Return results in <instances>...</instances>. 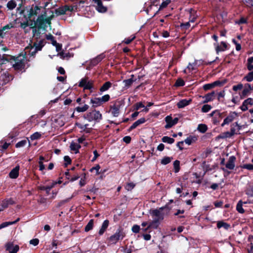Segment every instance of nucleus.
Here are the masks:
<instances>
[{
  "instance_id": "nucleus-1",
  "label": "nucleus",
  "mask_w": 253,
  "mask_h": 253,
  "mask_svg": "<svg viewBox=\"0 0 253 253\" xmlns=\"http://www.w3.org/2000/svg\"><path fill=\"white\" fill-rule=\"evenodd\" d=\"M25 19L23 22H21V26L23 28L27 26H30L33 28V36L36 39L40 38V32L41 28L45 27L47 23L49 22V19L43 20L44 17H37L36 20L35 17H24Z\"/></svg>"
},
{
  "instance_id": "nucleus-2",
  "label": "nucleus",
  "mask_w": 253,
  "mask_h": 253,
  "mask_svg": "<svg viewBox=\"0 0 253 253\" xmlns=\"http://www.w3.org/2000/svg\"><path fill=\"white\" fill-rule=\"evenodd\" d=\"M44 41L40 40L39 42H35L33 45L30 44L25 48V53L31 56H34L36 53L41 50L44 46Z\"/></svg>"
},
{
  "instance_id": "nucleus-3",
  "label": "nucleus",
  "mask_w": 253,
  "mask_h": 253,
  "mask_svg": "<svg viewBox=\"0 0 253 253\" xmlns=\"http://www.w3.org/2000/svg\"><path fill=\"white\" fill-rule=\"evenodd\" d=\"M41 10V8L39 6L36 5L33 9L32 7L30 8V7H26V8L23 7L20 5L19 7L17 8V13H18L19 14L23 15V16H26L25 14V11L29 13L28 14L27 16H37L38 14V11Z\"/></svg>"
},
{
  "instance_id": "nucleus-4",
  "label": "nucleus",
  "mask_w": 253,
  "mask_h": 253,
  "mask_svg": "<svg viewBox=\"0 0 253 253\" xmlns=\"http://www.w3.org/2000/svg\"><path fill=\"white\" fill-rule=\"evenodd\" d=\"M163 209V208H161L158 209L152 210L150 211V213L153 219L152 221L158 222V227L160 224V221L163 220L164 218Z\"/></svg>"
},
{
  "instance_id": "nucleus-5",
  "label": "nucleus",
  "mask_w": 253,
  "mask_h": 253,
  "mask_svg": "<svg viewBox=\"0 0 253 253\" xmlns=\"http://www.w3.org/2000/svg\"><path fill=\"white\" fill-rule=\"evenodd\" d=\"M93 81L89 80L88 77L83 78L79 83V86L83 87L84 89L90 90L93 87Z\"/></svg>"
},
{
  "instance_id": "nucleus-6",
  "label": "nucleus",
  "mask_w": 253,
  "mask_h": 253,
  "mask_svg": "<svg viewBox=\"0 0 253 253\" xmlns=\"http://www.w3.org/2000/svg\"><path fill=\"white\" fill-rule=\"evenodd\" d=\"M89 122L94 121H100L102 119V115L99 111L93 110L87 113L85 117Z\"/></svg>"
},
{
  "instance_id": "nucleus-7",
  "label": "nucleus",
  "mask_w": 253,
  "mask_h": 253,
  "mask_svg": "<svg viewBox=\"0 0 253 253\" xmlns=\"http://www.w3.org/2000/svg\"><path fill=\"white\" fill-rule=\"evenodd\" d=\"M25 57L20 55L16 57L15 60V63L13 64V66L16 70H20L23 69L25 66L26 60Z\"/></svg>"
},
{
  "instance_id": "nucleus-8",
  "label": "nucleus",
  "mask_w": 253,
  "mask_h": 253,
  "mask_svg": "<svg viewBox=\"0 0 253 253\" xmlns=\"http://www.w3.org/2000/svg\"><path fill=\"white\" fill-rule=\"evenodd\" d=\"M73 10V7L68 5L59 7L55 10L57 15L68 14V12H71Z\"/></svg>"
},
{
  "instance_id": "nucleus-9",
  "label": "nucleus",
  "mask_w": 253,
  "mask_h": 253,
  "mask_svg": "<svg viewBox=\"0 0 253 253\" xmlns=\"http://www.w3.org/2000/svg\"><path fill=\"white\" fill-rule=\"evenodd\" d=\"M124 237L123 232L120 230H118L112 236L109 238V241L111 244H116L119 240L122 239Z\"/></svg>"
},
{
  "instance_id": "nucleus-10",
  "label": "nucleus",
  "mask_w": 253,
  "mask_h": 253,
  "mask_svg": "<svg viewBox=\"0 0 253 253\" xmlns=\"http://www.w3.org/2000/svg\"><path fill=\"white\" fill-rule=\"evenodd\" d=\"M237 116V113H236L235 112H230L223 120V122L221 125V126H224L226 125H228L233 122Z\"/></svg>"
},
{
  "instance_id": "nucleus-11",
  "label": "nucleus",
  "mask_w": 253,
  "mask_h": 253,
  "mask_svg": "<svg viewBox=\"0 0 253 253\" xmlns=\"http://www.w3.org/2000/svg\"><path fill=\"white\" fill-rule=\"evenodd\" d=\"M165 121L167 123L165 128L168 129L176 125L178 123V118H175L174 119H172L170 116H168L166 117Z\"/></svg>"
},
{
  "instance_id": "nucleus-12",
  "label": "nucleus",
  "mask_w": 253,
  "mask_h": 253,
  "mask_svg": "<svg viewBox=\"0 0 253 253\" xmlns=\"http://www.w3.org/2000/svg\"><path fill=\"white\" fill-rule=\"evenodd\" d=\"M6 250L8 251L9 253H16L19 250V246L14 245L13 242H8L5 244Z\"/></svg>"
},
{
  "instance_id": "nucleus-13",
  "label": "nucleus",
  "mask_w": 253,
  "mask_h": 253,
  "mask_svg": "<svg viewBox=\"0 0 253 253\" xmlns=\"http://www.w3.org/2000/svg\"><path fill=\"white\" fill-rule=\"evenodd\" d=\"M157 1V0H151L148 7L145 10L147 14L151 15V13L154 12V10H157L158 9L157 4H155ZM151 15H152L151 14Z\"/></svg>"
},
{
  "instance_id": "nucleus-14",
  "label": "nucleus",
  "mask_w": 253,
  "mask_h": 253,
  "mask_svg": "<svg viewBox=\"0 0 253 253\" xmlns=\"http://www.w3.org/2000/svg\"><path fill=\"white\" fill-rule=\"evenodd\" d=\"M253 105V99L252 98H248L243 102L242 105L240 106V109L243 111L247 110L249 108Z\"/></svg>"
},
{
  "instance_id": "nucleus-15",
  "label": "nucleus",
  "mask_w": 253,
  "mask_h": 253,
  "mask_svg": "<svg viewBox=\"0 0 253 253\" xmlns=\"http://www.w3.org/2000/svg\"><path fill=\"white\" fill-rule=\"evenodd\" d=\"M236 158L232 156L229 158L228 161L226 164V168L229 169H233L235 168V162Z\"/></svg>"
},
{
  "instance_id": "nucleus-16",
  "label": "nucleus",
  "mask_w": 253,
  "mask_h": 253,
  "mask_svg": "<svg viewBox=\"0 0 253 253\" xmlns=\"http://www.w3.org/2000/svg\"><path fill=\"white\" fill-rule=\"evenodd\" d=\"M46 39L47 40H49L51 41V43L54 46H56V50L57 51H59L61 49V45L56 42V41L54 39V37L52 35H51V34L46 35Z\"/></svg>"
},
{
  "instance_id": "nucleus-17",
  "label": "nucleus",
  "mask_w": 253,
  "mask_h": 253,
  "mask_svg": "<svg viewBox=\"0 0 253 253\" xmlns=\"http://www.w3.org/2000/svg\"><path fill=\"white\" fill-rule=\"evenodd\" d=\"M171 2V0H166L162 2L161 4L160 5L159 8L157 10H154V12H152L151 14L153 16H156L159 10H162L166 8Z\"/></svg>"
},
{
  "instance_id": "nucleus-18",
  "label": "nucleus",
  "mask_w": 253,
  "mask_h": 253,
  "mask_svg": "<svg viewBox=\"0 0 253 253\" xmlns=\"http://www.w3.org/2000/svg\"><path fill=\"white\" fill-rule=\"evenodd\" d=\"M20 169V167L17 166L13 168L9 172V176L12 179H15L18 177L19 175V171Z\"/></svg>"
},
{
  "instance_id": "nucleus-19",
  "label": "nucleus",
  "mask_w": 253,
  "mask_h": 253,
  "mask_svg": "<svg viewBox=\"0 0 253 253\" xmlns=\"http://www.w3.org/2000/svg\"><path fill=\"white\" fill-rule=\"evenodd\" d=\"M93 1L97 4V10L100 12H105L107 11V8L103 5L101 0H93Z\"/></svg>"
},
{
  "instance_id": "nucleus-20",
  "label": "nucleus",
  "mask_w": 253,
  "mask_h": 253,
  "mask_svg": "<svg viewBox=\"0 0 253 253\" xmlns=\"http://www.w3.org/2000/svg\"><path fill=\"white\" fill-rule=\"evenodd\" d=\"M12 204L11 200H5L0 203V211H3L7 208L9 205Z\"/></svg>"
},
{
  "instance_id": "nucleus-21",
  "label": "nucleus",
  "mask_w": 253,
  "mask_h": 253,
  "mask_svg": "<svg viewBox=\"0 0 253 253\" xmlns=\"http://www.w3.org/2000/svg\"><path fill=\"white\" fill-rule=\"evenodd\" d=\"M191 101L192 100L191 99L188 100L182 99L177 103V105L179 108H182L188 105L191 102Z\"/></svg>"
},
{
  "instance_id": "nucleus-22",
  "label": "nucleus",
  "mask_w": 253,
  "mask_h": 253,
  "mask_svg": "<svg viewBox=\"0 0 253 253\" xmlns=\"http://www.w3.org/2000/svg\"><path fill=\"white\" fill-rule=\"evenodd\" d=\"M215 96V93L214 92H212L210 93H208L205 96L203 97V98L205 99V100L204 101V103H207L210 101H211L214 100Z\"/></svg>"
},
{
  "instance_id": "nucleus-23",
  "label": "nucleus",
  "mask_w": 253,
  "mask_h": 253,
  "mask_svg": "<svg viewBox=\"0 0 253 253\" xmlns=\"http://www.w3.org/2000/svg\"><path fill=\"white\" fill-rule=\"evenodd\" d=\"M158 228V222L155 221H152L145 228H142V230L145 232H147L150 228L157 229Z\"/></svg>"
},
{
  "instance_id": "nucleus-24",
  "label": "nucleus",
  "mask_w": 253,
  "mask_h": 253,
  "mask_svg": "<svg viewBox=\"0 0 253 253\" xmlns=\"http://www.w3.org/2000/svg\"><path fill=\"white\" fill-rule=\"evenodd\" d=\"M234 130L233 129H231V132L227 131L225 132H224L220 134V135H218L217 137V138H225L227 137H230L234 135Z\"/></svg>"
},
{
  "instance_id": "nucleus-25",
  "label": "nucleus",
  "mask_w": 253,
  "mask_h": 253,
  "mask_svg": "<svg viewBox=\"0 0 253 253\" xmlns=\"http://www.w3.org/2000/svg\"><path fill=\"white\" fill-rule=\"evenodd\" d=\"M109 223V222L108 220H105L103 221V222L102 224V226L101 227V228L100 229V230L99 231L98 233L100 235H102L104 233V232L105 231V230L108 227Z\"/></svg>"
},
{
  "instance_id": "nucleus-26",
  "label": "nucleus",
  "mask_w": 253,
  "mask_h": 253,
  "mask_svg": "<svg viewBox=\"0 0 253 253\" xmlns=\"http://www.w3.org/2000/svg\"><path fill=\"white\" fill-rule=\"evenodd\" d=\"M120 108L116 105H113L111 107L110 112L114 117H118L120 113Z\"/></svg>"
},
{
  "instance_id": "nucleus-27",
  "label": "nucleus",
  "mask_w": 253,
  "mask_h": 253,
  "mask_svg": "<svg viewBox=\"0 0 253 253\" xmlns=\"http://www.w3.org/2000/svg\"><path fill=\"white\" fill-rule=\"evenodd\" d=\"M146 121V120L144 118H140L136 122H135L130 127V129H133L136 128L137 126H139L141 124L144 123Z\"/></svg>"
},
{
  "instance_id": "nucleus-28",
  "label": "nucleus",
  "mask_w": 253,
  "mask_h": 253,
  "mask_svg": "<svg viewBox=\"0 0 253 253\" xmlns=\"http://www.w3.org/2000/svg\"><path fill=\"white\" fill-rule=\"evenodd\" d=\"M112 86V84L110 82L105 83L100 88L101 93L108 90Z\"/></svg>"
},
{
  "instance_id": "nucleus-29",
  "label": "nucleus",
  "mask_w": 253,
  "mask_h": 253,
  "mask_svg": "<svg viewBox=\"0 0 253 253\" xmlns=\"http://www.w3.org/2000/svg\"><path fill=\"white\" fill-rule=\"evenodd\" d=\"M230 225L223 221H219L217 223V227L218 228H223L225 229H228L230 227Z\"/></svg>"
},
{
  "instance_id": "nucleus-30",
  "label": "nucleus",
  "mask_w": 253,
  "mask_h": 253,
  "mask_svg": "<svg viewBox=\"0 0 253 253\" xmlns=\"http://www.w3.org/2000/svg\"><path fill=\"white\" fill-rule=\"evenodd\" d=\"M90 103L92 104V107H97L102 105L98 97L91 99L90 100Z\"/></svg>"
},
{
  "instance_id": "nucleus-31",
  "label": "nucleus",
  "mask_w": 253,
  "mask_h": 253,
  "mask_svg": "<svg viewBox=\"0 0 253 253\" xmlns=\"http://www.w3.org/2000/svg\"><path fill=\"white\" fill-rule=\"evenodd\" d=\"M253 89V87H252L251 84H247L245 85L244 89L242 92V95L243 96H246L249 92V91Z\"/></svg>"
},
{
  "instance_id": "nucleus-32",
  "label": "nucleus",
  "mask_w": 253,
  "mask_h": 253,
  "mask_svg": "<svg viewBox=\"0 0 253 253\" xmlns=\"http://www.w3.org/2000/svg\"><path fill=\"white\" fill-rule=\"evenodd\" d=\"M81 146L77 143L72 142L70 145L71 150L74 151L75 153H77L79 152V149L80 148Z\"/></svg>"
},
{
  "instance_id": "nucleus-33",
  "label": "nucleus",
  "mask_w": 253,
  "mask_h": 253,
  "mask_svg": "<svg viewBox=\"0 0 253 253\" xmlns=\"http://www.w3.org/2000/svg\"><path fill=\"white\" fill-rule=\"evenodd\" d=\"M13 26L11 24H8L4 26L0 30V36L2 37L3 34L6 33L8 30L12 28Z\"/></svg>"
},
{
  "instance_id": "nucleus-34",
  "label": "nucleus",
  "mask_w": 253,
  "mask_h": 253,
  "mask_svg": "<svg viewBox=\"0 0 253 253\" xmlns=\"http://www.w3.org/2000/svg\"><path fill=\"white\" fill-rule=\"evenodd\" d=\"M19 218H17L15 221H11V222H4L0 224V228L1 229L5 228L9 225H11L14 224H15L19 220Z\"/></svg>"
},
{
  "instance_id": "nucleus-35",
  "label": "nucleus",
  "mask_w": 253,
  "mask_h": 253,
  "mask_svg": "<svg viewBox=\"0 0 253 253\" xmlns=\"http://www.w3.org/2000/svg\"><path fill=\"white\" fill-rule=\"evenodd\" d=\"M16 5V2L14 0H9L6 4L7 7L10 10L13 9Z\"/></svg>"
},
{
  "instance_id": "nucleus-36",
  "label": "nucleus",
  "mask_w": 253,
  "mask_h": 253,
  "mask_svg": "<svg viewBox=\"0 0 253 253\" xmlns=\"http://www.w3.org/2000/svg\"><path fill=\"white\" fill-rule=\"evenodd\" d=\"M100 103L101 104H103V103L108 101L110 98V95L109 94H106L103 95V96L101 97H98Z\"/></svg>"
},
{
  "instance_id": "nucleus-37",
  "label": "nucleus",
  "mask_w": 253,
  "mask_h": 253,
  "mask_svg": "<svg viewBox=\"0 0 253 253\" xmlns=\"http://www.w3.org/2000/svg\"><path fill=\"white\" fill-rule=\"evenodd\" d=\"M162 141L164 143L172 144L174 142V139L168 136H164L162 138Z\"/></svg>"
},
{
  "instance_id": "nucleus-38",
  "label": "nucleus",
  "mask_w": 253,
  "mask_h": 253,
  "mask_svg": "<svg viewBox=\"0 0 253 253\" xmlns=\"http://www.w3.org/2000/svg\"><path fill=\"white\" fill-rule=\"evenodd\" d=\"M207 129V126L205 124H200L198 125L197 127V129L202 133L205 132Z\"/></svg>"
},
{
  "instance_id": "nucleus-39",
  "label": "nucleus",
  "mask_w": 253,
  "mask_h": 253,
  "mask_svg": "<svg viewBox=\"0 0 253 253\" xmlns=\"http://www.w3.org/2000/svg\"><path fill=\"white\" fill-rule=\"evenodd\" d=\"M242 206H243V202L241 201H240L237 205V206H236V210L237 211L241 213H243L245 211L243 209V208H242Z\"/></svg>"
},
{
  "instance_id": "nucleus-40",
  "label": "nucleus",
  "mask_w": 253,
  "mask_h": 253,
  "mask_svg": "<svg viewBox=\"0 0 253 253\" xmlns=\"http://www.w3.org/2000/svg\"><path fill=\"white\" fill-rule=\"evenodd\" d=\"M88 108H89L88 105H87L86 104H84L82 107L79 106V107H76V110L78 112H84L86 111L88 109Z\"/></svg>"
},
{
  "instance_id": "nucleus-41",
  "label": "nucleus",
  "mask_w": 253,
  "mask_h": 253,
  "mask_svg": "<svg viewBox=\"0 0 253 253\" xmlns=\"http://www.w3.org/2000/svg\"><path fill=\"white\" fill-rule=\"evenodd\" d=\"M77 126L84 131H86V132H88L89 131V128L87 127L88 126L87 124L83 125L78 123L77 124Z\"/></svg>"
},
{
  "instance_id": "nucleus-42",
  "label": "nucleus",
  "mask_w": 253,
  "mask_h": 253,
  "mask_svg": "<svg viewBox=\"0 0 253 253\" xmlns=\"http://www.w3.org/2000/svg\"><path fill=\"white\" fill-rule=\"evenodd\" d=\"M93 226V220L91 219L89 220L87 224L86 225L84 230L85 232H88L92 229Z\"/></svg>"
},
{
  "instance_id": "nucleus-43",
  "label": "nucleus",
  "mask_w": 253,
  "mask_h": 253,
  "mask_svg": "<svg viewBox=\"0 0 253 253\" xmlns=\"http://www.w3.org/2000/svg\"><path fill=\"white\" fill-rule=\"evenodd\" d=\"M243 79L249 82L253 81V71L248 74V75L244 77Z\"/></svg>"
},
{
  "instance_id": "nucleus-44",
  "label": "nucleus",
  "mask_w": 253,
  "mask_h": 253,
  "mask_svg": "<svg viewBox=\"0 0 253 253\" xmlns=\"http://www.w3.org/2000/svg\"><path fill=\"white\" fill-rule=\"evenodd\" d=\"M180 162L178 160H176L173 163V167L174 169V172L175 173L178 172L180 169Z\"/></svg>"
},
{
  "instance_id": "nucleus-45",
  "label": "nucleus",
  "mask_w": 253,
  "mask_h": 253,
  "mask_svg": "<svg viewBox=\"0 0 253 253\" xmlns=\"http://www.w3.org/2000/svg\"><path fill=\"white\" fill-rule=\"evenodd\" d=\"M172 159V158L169 157H165L162 159L161 164L164 165H167L169 163Z\"/></svg>"
},
{
  "instance_id": "nucleus-46",
  "label": "nucleus",
  "mask_w": 253,
  "mask_h": 253,
  "mask_svg": "<svg viewBox=\"0 0 253 253\" xmlns=\"http://www.w3.org/2000/svg\"><path fill=\"white\" fill-rule=\"evenodd\" d=\"M27 143V140H26V139L22 140L18 142V143H17L15 146L16 148L22 147H24V146H25L26 145Z\"/></svg>"
},
{
  "instance_id": "nucleus-47",
  "label": "nucleus",
  "mask_w": 253,
  "mask_h": 253,
  "mask_svg": "<svg viewBox=\"0 0 253 253\" xmlns=\"http://www.w3.org/2000/svg\"><path fill=\"white\" fill-rule=\"evenodd\" d=\"M125 86L126 88L129 87L133 82V80L132 79H129L124 81Z\"/></svg>"
},
{
  "instance_id": "nucleus-48",
  "label": "nucleus",
  "mask_w": 253,
  "mask_h": 253,
  "mask_svg": "<svg viewBox=\"0 0 253 253\" xmlns=\"http://www.w3.org/2000/svg\"><path fill=\"white\" fill-rule=\"evenodd\" d=\"M211 109V107L210 105H204L202 108V111L204 113L208 112Z\"/></svg>"
},
{
  "instance_id": "nucleus-49",
  "label": "nucleus",
  "mask_w": 253,
  "mask_h": 253,
  "mask_svg": "<svg viewBox=\"0 0 253 253\" xmlns=\"http://www.w3.org/2000/svg\"><path fill=\"white\" fill-rule=\"evenodd\" d=\"M57 184L56 181L53 182L51 185L46 186V192L47 194H48L53 187L55 186V185Z\"/></svg>"
},
{
  "instance_id": "nucleus-50",
  "label": "nucleus",
  "mask_w": 253,
  "mask_h": 253,
  "mask_svg": "<svg viewBox=\"0 0 253 253\" xmlns=\"http://www.w3.org/2000/svg\"><path fill=\"white\" fill-rule=\"evenodd\" d=\"M135 38V36L131 35L128 38H126L124 40V42L126 44H129L131 41H132Z\"/></svg>"
},
{
  "instance_id": "nucleus-51",
  "label": "nucleus",
  "mask_w": 253,
  "mask_h": 253,
  "mask_svg": "<svg viewBox=\"0 0 253 253\" xmlns=\"http://www.w3.org/2000/svg\"><path fill=\"white\" fill-rule=\"evenodd\" d=\"M41 136V134L38 132H36L35 133H34V134H33L31 136V139L32 140H36V139H38L39 138H40Z\"/></svg>"
},
{
  "instance_id": "nucleus-52",
  "label": "nucleus",
  "mask_w": 253,
  "mask_h": 253,
  "mask_svg": "<svg viewBox=\"0 0 253 253\" xmlns=\"http://www.w3.org/2000/svg\"><path fill=\"white\" fill-rule=\"evenodd\" d=\"M221 45H222V47H217L216 48V51L217 52H219V51H224L227 47V45L224 42H222L221 43Z\"/></svg>"
},
{
  "instance_id": "nucleus-53",
  "label": "nucleus",
  "mask_w": 253,
  "mask_h": 253,
  "mask_svg": "<svg viewBox=\"0 0 253 253\" xmlns=\"http://www.w3.org/2000/svg\"><path fill=\"white\" fill-rule=\"evenodd\" d=\"M135 186V184H134L132 182H129L127 183V184L126 186V189L127 191H130Z\"/></svg>"
},
{
  "instance_id": "nucleus-54",
  "label": "nucleus",
  "mask_w": 253,
  "mask_h": 253,
  "mask_svg": "<svg viewBox=\"0 0 253 253\" xmlns=\"http://www.w3.org/2000/svg\"><path fill=\"white\" fill-rule=\"evenodd\" d=\"M195 140V137H188L185 140V142L188 145L191 144Z\"/></svg>"
},
{
  "instance_id": "nucleus-55",
  "label": "nucleus",
  "mask_w": 253,
  "mask_h": 253,
  "mask_svg": "<svg viewBox=\"0 0 253 253\" xmlns=\"http://www.w3.org/2000/svg\"><path fill=\"white\" fill-rule=\"evenodd\" d=\"M100 166L98 165H96L94 167L92 168L90 171L92 172L93 170L96 171V173L97 175H98L100 173L99 169H100Z\"/></svg>"
},
{
  "instance_id": "nucleus-56",
  "label": "nucleus",
  "mask_w": 253,
  "mask_h": 253,
  "mask_svg": "<svg viewBox=\"0 0 253 253\" xmlns=\"http://www.w3.org/2000/svg\"><path fill=\"white\" fill-rule=\"evenodd\" d=\"M211 117H214V116H218L219 118L221 117V113L217 110H215L213 112H212L210 114Z\"/></svg>"
},
{
  "instance_id": "nucleus-57",
  "label": "nucleus",
  "mask_w": 253,
  "mask_h": 253,
  "mask_svg": "<svg viewBox=\"0 0 253 253\" xmlns=\"http://www.w3.org/2000/svg\"><path fill=\"white\" fill-rule=\"evenodd\" d=\"M140 229V226L137 225H134L132 227V231L133 232L135 233H137L139 232Z\"/></svg>"
},
{
  "instance_id": "nucleus-58",
  "label": "nucleus",
  "mask_w": 253,
  "mask_h": 253,
  "mask_svg": "<svg viewBox=\"0 0 253 253\" xmlns=\"http://www.w3.org/2000/svg\"><path fill=\"white\" fill-rule=\"evenodd\" d=\"M242 167L243 168L247 169L248 170H253V165L252 164H245Z\"/></svg>"
},
{
  "instance_id": "nucleus-59",
  "label": "nucleus",
  "mask_w": 253,
  "mask_h": 253,
  "mask_svg": "<svg viewBox=\"0 0 253 253\" xmlns=\"http://www.w3.org/2000/svg\"><path fill=\"white\" fill-rule=\"evenodd\" d=\"M243 87V85L242 84H239L237 85H234L233 86V89L234 91H237L238 90L241 89Z\"/></svg>"
},
{
  "instance_id": "nucleus-60",
  "label": "nucleus",
  "mask_w": 253,
  "mask_h": 253,
  "mask_svg": "<svg viewBox=\"0 0 253 253\" xmlns=\"http://www.w3.org/2000/svg\"><path fill=\"white\" fill-rule=\"evenodd\" d=\"M140 108H144V105L141 102H138L135 104V109L139 110Z\"/></svg>"
},
{
  "instance_id": "nucleus-61",
  "label": "nucleus",
  "mask_w": 253,
  "mask_h": 253,
  "mask_svg": "<svg viewBox=\"0 0 253 253\" xmlns=\"http://www.w3.org/2000/svg\"><path fill=\"white\" fill-rule=\"evenodd\" d=\"M184 85V81L181 79H178L176 83H175V85L177 86H183Z\"/></svg>"
},
{
  "instance_id": "nucleus-62",
  "label": "nucleus",
  "mask_w": 253,
  "mask_h": 253,
  "mask_svg": "<svg viewBox=\"0 0 253 253\" xmlns=\"http://www.w3.org/2000/svg\"><path fill=\"white\" fill-rule=\"evenodd\" d=\"M221 118V117L219 118L218 116H214L212 120L213 123L215 125L218 124L220 122Z\"/></svg>"
},
{
  "instance_id": "nucleus-63",
  "label": "nucleus",
  "mask_w": 253,
  "mask_h": 253,
  "mask_svg": "<svg viewBox=\"0 0 253 253\" xmlns=\"http://www.w3.org/2000/svg\"><path fill=\"white\" fill-rule=\"evenodd\" d=\"M247 19L246 17H242L240 20L239 21H235L236 24H243L247 22Z\"/></svg>"
},
{
  "instance_id": "nucleus-64",
  "label": "nucleus",
  "mask_w": 253,
  "mask_h": 253,
  "mask_svg": "<svg viewBox=\"0 0 253 253\" xmlns=\"http://www.w3.org/2000/svg\"><path fill=\"white\" fill-rule=\"evenodd\" d=\"M213 87V85L212 84V83L206 84L203 86V88L205 90L210 89L211 88H212Z\"/></svg>"
}]
</instances>
